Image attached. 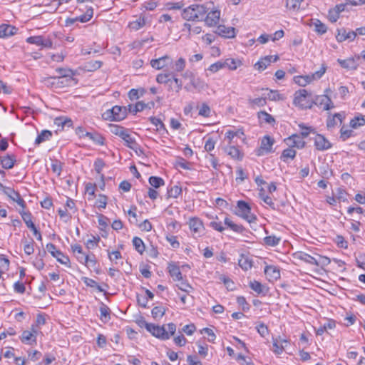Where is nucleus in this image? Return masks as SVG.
Listing matches in <instances>:
<instances>
[{
  "label": "nucleus",
  "instance_id": "nucleus-48",
  "mask_svg": "<svg viewBox=\"0 0 365 365\" xmlns=\"http://www.w3.org/2000/svg\"><path fill=\"white\" fill-rule=\"evenodd\" d=\"M179 283L177 284V287L179 289L186 292L190 293L193 290L192 287L187 282V280H184L183 278L182 280H178Z\"/></svg>",
  "mask_w": 365,
  "mask_h": 365
},
{
  "label": "nucleus",
  "instance_id": "nucleus-36",
  "mask_svg": "<svg viewBox=\"0 0 365 365\" xmlns=\"http://www.w3.org/2000/svg\"><path fill=\"white\" fill-rule=\"evenodd\" d=\"M225 150L227 155H230L233 158L238 160H241L242 158V155L240 150L234 145L227 146Z\"/></svg>",
  "mask_w": 365,
  "mask_h": 365
},
{
  "label": "nucleus",
  "instance_id": "nucleus-26",
  "mask_svg": "<svg viewBox=\"0 0 365 365\" xmlns=\"http://www.w3.org/2000/svg\"><path fill=\"white\" fill-rule=\"evenodd\" d=\"M266 93L263 95L266 98H268L271 101H283L285 98L284 96L279 93L278 91L274 90H269L268 88L265 89Z\"/></svg>",
  "mask_w": 365,
  "mask_h": 365
},
{
  "label": "nucleus",
  "instance_id": "nucleus-53",
  "mask_svg": "<svg viewBox=\"0 0 365 365\" xmlns=\"http://www.w3.org/2000/svg\"><path fill=\"white\" fill-rule=\"evenodd\" d=\"M101 240V238L99 236L96 235H92L91 239H88L86 242V246L89 250H93L96 247H97L98 243Z\"/></svg>",
  "mask_w": 365,
  "mask_h": 365
},
{
  "label": "nucleus",
  "instance_id": "nucleus-43",
  "mask_svg": "<svg viewBox=\"0 0 365 365\" xmlns=\"http://www.w3.org/2000/svg\"><path fill=\"white\" fill-rule=\"evenodd\" d=\"M81 279L86 286L95 287L99 292H104V289L101 287V286H100L95 280L86 277H82Z\"/></svg>",
  "mask_w": 365,
  "mask_h": 365
},
{
  "label": "nucleus",
  "instance_id": "nucleus-51",
  "mask_svg": "<svg viewBox=\"0 0 365 365\" xmlns=\"http://www.w3.org/2000/svg\"><path fill=\"white\" fill-rule=\"evenodd\" d=\"M239 266L244 270H248L252 267V262L247 258L242 255L238 261Z\"/></svg>",
  "mask_w": 365,
  "mask_h": 365
},
{
  "label": "nucleus",
  "instance_id": "nucleus-55",
  "mask_svg": "<svg viewBox=\"0 0 365 365\" xmlns=\"http://www.w3.org/2000/svg\"><path fill=\"white\" fill-rule=\"evenodd\" d=\"M244 133L240 129H237L236 130H227L225 133V137L229 140V143L231 142V140L235 137L237 136L239 138H241L242 135H243Z\"/></svg>",
  "mask_w": 365,
  "mask_h": 365
},
{
  "label": "nucleus",
  "instance_id": "nucleus-22",
  "mask_svg": "<svg viewBox=\"0 0 365 365\" xmlns=\"http://www.w3.org/2000/svg\"><path fill=\"white\" fill-rule=\"evenodd\" d=\"M250 287L258 294L265 296L268 292L267 287L258 281L253 280L250 282Z\"/></svg>",
  "mask_w": 365,
  "mask_h": 365
},
{
  "label": "nucleus",
  "instance_id": "nucleus-30",
  "mask_svg": "<svg viewBox=\"0 0 365 365\" xmlns=\"http://www.w3.org/2000/svg\"><path fill=\"white\" fill-rule=\"evenodd\" d=\"M52 137V133L51 131L48 130H42L36 137L35 140V143L36 145H39L40 143L48 140Z\"/></svg>",
  "mask_w": 365,
  "mask_h": 365
},
{
  "label": "nucleus",
  "instance_id": "nucleus-44",
  "mask_svg": "<svg viewBox=\"0 0 365 365\" xmlns=\"http://www.w3.org/2000/svg\"><path fill=\"white\" fill-rule=\"evenodd\" d=\"M182 192L181 187L174 185L168 188V197L177 198Z\"/></svg>",
  "mask_w": 365,
  "mask_h": 365
},
{
  "label": "nucleus",
  "instance_id": "nucleus-10",
  "mask_svg": "<svg viewBox=\"0 0 365 365\" xmlns=\"http://www.w3.org/2000/svg\"><path fill=\"white\" fill-rule=\"evenodd\" d=\"M315 148L319 151L327 150L331 148L332 144L321 134H317L314 138Z\"/></svg>",
  "mask_w": 365,
  "mask_h": 365
},
{
  "label": "nucleus",
  "instance_id": "nucleus-52",
  "mask_svg": "<svg viewBox=\"0 0 365 365\" xmlns=\"http://www.w3.org/2000/svg\"><path fill=\"white\" fill-rule=\"evenodd\" d=\"M280 237H277L275 235H269L264 238V243L268 246H276L280 242Z\"/></svg>",
  "mask_w": 365,
  "mask_h": 365
},
{
  "label": "nucleus",
  "instance_id": "nucleus-12",
  "mask_svg": "<svg viewBox=\"0 0 365 365\" xmlns=\"http://www.w3.org/2000/svg\"><path fill=\"white\" fill-rule=\"evenodd\" d=\"M302 136L298 134H293L287 138L284 141L287 145L291 148H297L298 149L303 148L305 145V141L303 140Z\"/></svg>",
  "mask_w": 365,
  "mask_h": 365
},
{
  "label": "nucleus",
  "instance_id": "nucleus-4",
  "mask_svg": "<svg viewBox=\"0 0 365 365\" xmlns=\"http://www.w3.org/2000/svg\"><path fill=\"white\" fill-rule=\"evenodd\" d=\"M330 92L331 89L328 88L324 91V94L315 96L313 98V105L317 106L323 111L329 110L334 108V103L328 96V93Z\"/></svg>",
  "mask_w": 365,
  "mask_h": 365
},
{
  "label": "nucleus",
  "instance_id": "nucleus-47",
  "mask_svg": "<svg viewBox=\"0 0 365 365\" xmlns=\"http://www.w3.org/2000/svg\"><path fill=\"white\" fill-rule=\"evenodd\" d=\"M148 181L150 185L155 188H158L165 185L164 180L160 177L151 176L149 178Z\"/></svg>",
  "mask_w": 365,
  "mask_h": 365
},
{
  "label": "nucleus",
  "instance_id": "nucleus-42",
  "mask_svg": "<svg viewBox=\"0 0 365 365\" xmlns=\"http://www.w3.org/2000/svg\"><path fill=\"white\" fill-rule=\"evenodd\" d=\"M225 64V68H228L230 70H236L238 66L241 65V61L240 60H235L234 58H227L223 61Z\"/></svg>",
  "mask_w": 365,
  "mask_h": 365
},
{
  "label": "nucleus",
  "instance_id": "nucleus-7",
  "mask_svg": "<svg viewBox=\"0 0 365 365\" xmlns=\"http://www.w3.org/2000/svg\"><path fill=\"white\" fill-rule=\"evenodd\" d=\"M146 329L150 332L154 336L162 340L169 339L170 334L165 330L164 326L155 324H146Z\"/></svg>",
  "mask_w": 365,
  "mask_h": 365
},
{
  "label": "nucleus",
  "instance_id": "nucleus-62",
  "mask_svg": "<svg viewBox=\"0 0 365 365\" xmlns=\"http://www.w3.org/2000/svg\"><path fill=\"white\" fill-rule=\"evenodd\" d=\"M296 156V151L292 148H287L283 150L281 158L294 159Z\"/></svg>",
  "mask_w": 365,
  "mask_h": 365
},
{
  "label": "nucleus",
  "instance_id": "nucleus-34",
  "mask_svg": "<svg viewBox=\"0 0 365 365\" xmlns=\"http://www.w3.org/2000/svg\"><path fill=\"white\" fill-rule=\"evenodd\" d=\"M195 14V8H193V4L189 6L188 7L184 9L182 12V17L186 21H194V14Z\"/></svg>",
  "mask_w": 365,
  "mask_h": 365
},
{
  "label": "nucleus",
  "instance_id": "nucleus-20",
  "mask_svg": "<svg viewBox=\"0 0 365 365\" xmlns=\"http://www.w3.org/2000/svg\"><path fill=\"white\" fill-rule=\"evenodd\" d=\"M0 163L4 169H11L16 163V158L14 155L0 156Z\"/></svg>",
  "mask_w": 365,
  "mask_h": 365
},
{
  "label": "nucleus",
  "instance_id": "nucleus-8",
  "mask_svg": "<svg viewBox=\"0 0 365 365\" xmlns=\"http://www.w3.org/2000/svg\"><path fill=\"white\" fill-rule=\"evenodd\" d=\"M274 143V139L269 135L264 136L262 139L260 147L256 150V155L262 156L271 153Z\"/></svg>",
  "mask_w": 365,
  "mask_h": 365
},
{
  "label": "nucleus",
  "instance_id": "nucleus-45",
  "mask_svg": "<svg viewBox=\"0 0 365 365\" xmlns=\"http://www.w3.org/2000/svg\"><path fill=\"white\" fill-rule=\"evenodd\" d=\"M110 310L108 306L102 303L100 307L101 319L104 322H107L110 319Z\"/></svg>",
  "mask_w": 365,
  "mask_h": 365
},
{
  "label": "nucleus",
  "instance_id": "nucleus-63",
  "mask_svg": "<svg viewBox=\"0 0 365 365\" xmlns=\"http://www.w3.org/2000/svg\"><path fill=\"white\" fill-rule=\"evenodd\" d=\"M210 226L216 231L222 232L225 230V227L222 225V222H217L215 220L210 222Z\"/></svg>",
  "mask_w": 365,
  "mask_h": 365
},
{
  "label": "nucleus",
  "instance_id": "nucleus-57",
  "mask_svg": "<svg viewBox=\"0 0 365 365\" xmlns=\"http://www.w3.org/2000/svg\"><path fill=\"white\" fill-rule=\"evenodd\" d=\"M315 27V31L319 34H324L327 32V26L322 23L319 20H316L314 23Z\"/></svg>",
  "mask_w": 365,
  "mask_h": 365
},
{
  "label": "nucleus",
  "instance_id": "nucleus-33",
  "mask_svg": "<svg viewBox=\"0 0 365 365\" xmlns=\"http://www.w3.org/2000/svg\"><path fill=\"white\" fill-rule=\"evenodd\" d=\"M299 259L303 260L304 262L309 263L310 264L319 266L320 265L321 262L319 261L315 257L311 256L309 254L301 252L299 255Z\"/></svg>",
  "mask_w": 365,
  "mask_h": 365
},
{
  "label": "nucleus",
  "instance_id": "nucleus-49",
  "mask_svg": "<svg viewBox=\"0 0 365 365\" xmlns=\"http://www.w3.org/2000/svg\"><path fill=\"white\" fill-rule=\"evenodd\" d=\"M304 0H287L286 6L287 9L293 11H297L300 9L301 4Z\"/></svg>",
  "mask_w": 365,
  "mask_h": 365
},
{
  "label": "nucleus",
  "instance_id": "nucleus-39",
  "mask_svg": "<svg viewBox=\"0 0 365 365\" xmlns=\"http://www.w3.org/2000/svg\"><path fill=\"white\" fill-rule=\"evenodd\" d=\"M133 245L135 250L140 254H143L145 251V245L141 238L138 237H134L133 239Z\"/></svg>",
  "mask_w": 365,
  "mask_h": 365
},
{
  "label": "nucleus",
  "instance_id": "nucleus-58",
  "mask_svg": "<svg viewBox=\"0 0 365 365\" xmlns=\"http://www.w3.org/2000/svg\"><path fill=\"white\" fill-rule=\"evenodd\" d=\"M225 68V64L223 61H217L210 66L208 68V71H210L212 73H216L220 69H222Z\"/></svg>",
  "mask_w": 365,
  "mask_h": 365
},
{
  "label": "nucleus",
  "instance_id": "nucleus-40",
  "mask_svg": "<svg viewBox=\"0 0 365 365\" xmlns=\"http://www.w3.org/2000/svg\"><path fill=\"white\" fill-rule=\"evenodd\" d=\"M185 58L180 57L175 63H172L171 68L176 72H181L185 69Z\"/></svg>",
  "mask_w": 365,
  "mask_h": 365
},
{
  "label": "nucleus",
  "instance_id": "nucleus-23",
  "mask_svg": "<svg viewBox=\"0 0 365 365\" xmlns=\"http://www.w3.org/2000/svg\"><path fill=\"white\" fill-rule=\"evenodd\" d=\"M16 32L14 26L7 24L0 25V38H6L13 36Z\"/></svg>",
  "mask_w": 365,
  "mask_h": 365
},
{
  "label": "nucleus",
  "instance_id": "nucleus-25",
  "mask_svg": "<svg viewBox=\"0 0 365 365\" xmlns=\"http://www.w3.org/2000/svg\"><path fill=\"white\" fill-rule=\"evenodd\" d=\"M337 61L342 68L346 69L356 70L358 66L354 58H349L344 60L338 59Z\"/></svg>",
  "mask_w": 365,
  "mask_h": 365
},
{
  "label": "nucleus",
  "instance_id": "nucleus-64",
  "mask_svg": "<svg viewBox=\"0 0 365 365\" xmlns=\"http://www.w3.org/2000/svg\"><path fill=\"white\" fill-rule=\"evenodd\" d=\"M215 146V141L212 138H208L205 141V144L204 146L205 150L207 152H210L214 150Z\"/></svg>",
  "mask_w": 365,
  "mask_h": 365
},
{
  "label": "nucleus",
  "instance_id": "nucleus-19",
  "mask_svg": "<svg viewBox=\"0 0 365 365\" xmlns=\"http://www.w3.org/2000/svg\"><path fill=\"white\" fill-rule=\"evenodd\" d=\"M224 224L227 228L237 233H242L245 230L242 225L235 223L228 216L225 217Z\"/></svg>",
  "mask_w": 365,
  "mask_h": 365
},
{
  "label": "nucleus",
  "instance_id": "nucleus-16",
  "mask_svg": "<svg viewBox=\"0 0 365 365\" xmlns=\"http://www.w3.org/2000/svg\"><path fill=\"white\" fill-rule=\"evenodd\" d=\"M215 33L225 38H233L235 36V29L227 27L225 25H218Z\"/></svg>",
  "mask_w": 365,
  "mask_h": 365
},
{
  "label": "nucleus",
  "instance_id": "nucleus-15",
  "mask_svg": "<svg viewBox=\"0 0 365 365\" xmlns=\"http://www.w3.org/2000/svg\"><path fill=\"white\" fill-rule=\"evenodd\" d=\"M356 36V33L354 31H347L345 29H337L336 38L338 42H342L346 40L353 41Z\"/></svg>",
  "mask_w": 365,
  "mask_h": 365
},
{
  "label": "nucleus",
  "instance_id": "nucleus-6",
  "mask_svg": "<svg viewBox=\"0 0 365 365\" xmlns=\"http://www.w3.org/2000/svg\"><path fill=\"white\" fill-rule=\"evenodd\" d=\"M0 188L3 191V192L7 195L11 200L16 202L19 205H20L23 209L26 207L25 201L21 198L20 194L15 191L13 188L10 187H6L3 185V184L0 183Z\"/></svg>",
  "mask_w": 365,
  "mask_h": 365
},
{
  "label": "nucleus",
  "instance_id": "nucleus-1",
  "mask_svg": "<svg viewBox=\"0 0 365 365\" xmlns=\"http://www.w3.org/2000/svg\"><path fill=\"white\" fill-rule=\"evenodd\" d=\"M154 102L150 101L145 103L143 101H138L135 104H128L125 106H115L111 109H108L106 113L107 114H123L127 113H136L142 111H149L152 108L154 107Z\"/></svg>",
  "mask_w": 365,
  "mask_h": 365
},
{
  "label": "nucleus",
  "instance_id": "nucleus-24",
  "mask_svg": "<svg viewBox=\"0 0 365 365\" xmlns=\"http://www.w3.org/2000/svg\"><path fill=\"white\" fill-rule=\"evenodd\" d=\"M54 124L58 127H61V130L65 128H71L73 125V121L71 118H63V116L56 117L54 119Z\"/></svg>",
  "mask_w": 365,
  "mask_h": 365
},
{
  "label": "nucleus",
  "instance_id": "nucleus-32",
  "mask_svg": "<svg viewBox=\"0 0 365 365\" xmlns=\"http://www.w3.org/2000/svg\"><path fill=\"white\" fill-rule=\"evenodd\" d=\"M85 136L88 137L90 140H91L93 143H95L97 145H102L104 144V138L102 135L97 133H90V132H86Z\"/></svg>",
  "mask_w": 365,
  "mask_h": 365
},
{
  "label": "nucleus",
  "instance_id": "nucleus-28",
  "mask_svg": "<svg viewBox=\"0 0 365 365\" xmlns=\"http://www.w3.org/2000/svg\"><path fill=\"white\" fill-rule=\"evenodd\" d=\"M145 25V19L143 16L137 17L135 20L130 21L128 24L131 30L138 31Z\"/></svg>",
  "mask_w": 365,
  "mask_h": 365
},
{
  "label": "nucleus",
  "instance_id": "nucleus-59",
  "mask_svg": "<svg viewBox=\"0 0 365 365\" xmlns=\"http://www.w3.org/2000/svg\"><path fill=\"white\" fill-rule=\"evenodd\" d=\"M86 192L88 195V200H91L93 199V197L95 196V191H96V185L91 182H88L86 185Z\"/></svg>",
  "mask_w": 365,
  "mask_h": 365
},
{
  "label": "nucleus",
  "instance_id": "nucleus-50",
  "mask_svg": "<svg viewBox=\"0 0 365 365\" xmlns=\"http://www.w3.org/2000/svg\"><path fill=\"white\" fill-rule=\"evenodd\" d=\"M259 197L262 200L264 201L267 205H269L272 210H277L275 205L274 202L272 201V198L269 197L268 195H266L264 193L263 189L260 190V192L259 193Z\"/></svg>",
  "mask_w": 365,
  "mask_h": 365
},
{
  "label": "nucleus",
  "instance_id": "nucleus-21",
  "mask_svg": "<svg viewBox=\"0 0 365 365\" xmlns=\"http://www.w3.org/2000/svg\"><path fill=\"white\" fill-rule=\"evenodd\" d=\"M193 8H195L194 20L197 21L203 20L207 12V8L200 4H193Z\"/></svg>",
  "mask_w": 365,
  "mask_h": 365
},
{
  "label": "nucleus",
  "instance_id": "nucleus-9",
  "mask_svg": "<svg viewBox=\"0 0 365 365\" xmlns=\"http://www.w3.org/2000/svg\"><path fill=\"white\" fill-rule=\"evenodd\" d=\"M220 19V11L218 9H212L210 11H207L204 17L203 20L206 26L209 27L216 26Z\"/></svg>",
  "mask_w": 365,
  "mask_h": 365
},
{
  "label": "nucleus",
  "instance_id": "nucleus-2",
  "mask_svg": "<svg viewBox=\"0 0 365 365\" xmlns=\"http://www.w3.org/2000/svg\"><path fill=\"white\" fill-rule=\"evenodd\" d=\"M293 104L302 109L311 108L313 106L312 93L306 89L297 91L294 94Z\"/></svg>",
  "mask_w": 365,
  "mask_h": 365
},
{
  "label": "nucleus",
  "instance_id": "nucleus-5",
  "mask_svg": "<svg viewBox=\"0 0 365 365\" xmlns=\"http://www.w3.org/2000/svg\"><path fill=\"white\" fill-rule=\"evenodd\" d=\"M326 71V67L322 66L320 70L311 75L298 76L294 78V82L300 86L304 87L313 81L318 80L322 77Z\"/></svg>",
  "mask_w": 365,
  "mask_h": 365
},
{
  "label": "nucleus",
  "instance_id": "nucleus-18",
  "mask_svg": "<svg viewBox=\"0 0 365 365\" xmlns=\"http://www.w3.org/2000/svg\"><path fill=\"white\" fill-rule=\"evenodd\" d=\"M264 274L269 277V280H277L280 278L279 269L273 265H267L264 268Z\"/></svg>",
  "mask_w": 365,
  "mask_h": 365
},
{
  "label": "nucleus",
  "instance_id": "nucleus-14",
  "mask_svg": "<svg viewBox=\"0 0 365 365\" xmlns=\"http://www.w3.org/2000/svg\"><path fill=\"white\" fill-rule=\"evenodd\" d=\"M171 63L172 59L168 55L150 61L151 66L156 70L162 69Z\"/></svg>",
  "mask_w": 365,
  "mask_h": 365
},
{
  "label": "nucleus",
  "instance_id": "nucleus-17",
  "mask_svg": "<svg viewBox=\"0 0 365 365\" xmlns=\"http://www.w3.org/2000/svg\"><path fill=\"white\" fill-rule=\"evenodd\" d=\"M168 272L174 281L182 280V275L180 267L174 262L168 264Z\"/></svg>",
  "mask_w": 365,
  "mask_h": 365
},
{
  "label": "nucleus",
  "instance_id": "nucleus-35",
  "mask_svg": "<svg viewBox=\"0 0 365 365\" xmlns=\"http://www.w3.org/2000/svg\"><path fill=\"white\" fill-rule=\"evenodd\" d=\"M53 257L56 259V260L62 264H65L68 267H70V259L69 257L65 255L61 251L58 250L56 251L55 254L53 255Z\"/></svg>",
  "mask_w": 365,
  "mask_h": 365
},
{
  "label": "nucleus",
  "instance_id": "nucleus-31",
  "mask_svg": "<svg viewBox=\"0 0 365 365\" xmlns=\"http://www.w3.org/2000/svg\"><path fill=\"white\" fill-rule=\"evenodd\" d=\"M108 127L110 133L116 135H118L120 138L127 131V129H125V128L115 124H108Z\"/></svg>",
  "mask_w": 365,
  "mask_h": 365
},
{
  "label": "nucleus",
  "instance_id": "nucleus-46",
  "mask_svg": "<svg viewBox=\"0 0 365 365\" xmlns=\"http://www.w3.org/2000/svg\"><path fill=\"white\" fill-rule=\"evenodd\" d=\"M166 309L162 306L154 307L151 311L152 317L154 319L162 318L165 314Z\"/></svg>",
  "mask_w": 365,
  "mask_h": 365
},
{
  "label": "nucleus",
  "instance_id": "nucleus-3",
  "mask_svg": "<svg viewBox=\"0 0 365 365\" xmlns=\"http://www.w3.org/2000/svg\"><path fill=\"white\" fill-rule=\"evenodd\" d=\"M235 213L249 223L254 222L257 220L256 216L251 212L249 204L243 200L237 201V210Z\"/></svg>",
  "mask_w": 365,
  "mask_h": 365
},
{
  "label": "nucleus",
  "instance_id": "nucleus-61",
  "mask_svg": "<svg viewBox=\"0 0 365 365\" xmlns=\"http://www.w3.org/2000/svg\"><path fill=\"white\" fill-rule=\"evenodd\" d=\"M88 259H86L84 265L87 266L88 267H95L97 264V260L95 257V255L93 253L87 254Z\"/></svg>",
  "mask_w": 365,
  "mask_h": 365
},
{
  "label": "nucleus",
  "instance_id": "nucleus-11",
  "mask_svg": "<svg viewBox=\"0 0 365 365\" xmlns=\"http://www.w3.org/2000/svg\"><path fill=\"white\" fill-rule=\"evenodd\" d=\"M31 331L25 330L22 332L21 340L23 343L26 344H36L38 331L34 325L31 327Z\"/></svg>",
  "mask_w": 365,
  "mask_h": 365
},
{
  "label": "nucleus",
  "instance_id": "nucleus-54",
  "mask_svg": "<svg viewBox=\"0 0 365 365\" xmlns=\"http://www.w3.org/2000/svg\"><path fill=\"white\" fill-rule=\"evenodd\" d=\"M353 131L346 126L343 125L340 130V138L345 141L352 135Z\"/></svg>",
  "mask_w": 365,
  "mask_h": 365
},
{
  "label": "nucleus",
  "instance_id": "nucleus-41",
  "mask_svg": "<svg viewBox=\"0 0 365 365\" xmlns=\"http://www.w3.org/2000/svg\"><path fill=\"white\" fill-rule=\"evenodd\" d=\"M121 138L125 141V145L132 149L137 144L135 139L128 133V130L124 133Z\"/></svg>",
  "mask_w": 365,
  "mask_h": 365
},
{
  "label": "nucleus",
  "instance_id": "nucleus-60",
  "mask_svg": "<svg viewBox=\"0 0 365 365\" xmlns=\"http://www.w3.org/2000/svg\"><path fill=\"white\" fill-rule=\"evenodd\" d=\"M346 195H347V193L344 189H342L341 187H338L336 189V191L335 193V197H336V200H338L339 201H342V202H346V201H347Z\"/></svg>",
  "mask_w": 365,
  "mask_h": 365
},
{
  "label": "nucleus",
  "instance_id": "nucleus-38",
  "mask_svg": "<svg viewBox=\"0 0 365 365\" xmlns=\"http://www.w3.org/2000/svg\"><path fill=\"white\" fill-rule=\"evenodd\" d=\"M364 125H365V119L363 118V115H356L349 123V126L354 129H356Z\"/></svg>",
  "mask_w": 365,
  "mask_h": 365
},
{
  "label": "nucleus",
  "instance_id": "nucleus-37",
  "mask_svg": "<svg viewBox=\"0 0 365 365\" xmlns=\"http://www.w3.org/2000/svg\"><path fill=\"white\" fill-rule=\"evenodd\" d=\"M21 217L26 225L27 227L29 229H34L35 225L32 221V215L29 212H20Z\"/></svg>",
  "mask_w": 365,
  "mask_h": 365
},
{
  "label": "nucleus",
  "instance_id": "nucleus-27",
  "mask_svg": "<svg viewBox=\"0 0 365 365\" xmlns=\"http://www.w3.org/2000/svg\"><path fill=\"white\" fill-rule=\"evenodd\" d=\"M344 117L345 115H329L327 120V126L328 129L334 128L339 123L341 125Z\"/></svg>",
  "mask_w": 365,
  "mask_h": 365
},
{
  "label": "nucleus",
  "instance_id": "nucleus-56",
  "mask_svg": "<svg viewBox=\"0 0 365 365\" xmlns=\"http://www.w3.org/2000/svg\"><path fill=\"white\" fill-rule=\"evenodd\" d=\"M108 197L105 195L100 194L98 198L96 200L95 205L99 209L106 208L107 205Z\"/></svg>",
  "mask_w": 365,
  "mask_h": 365
},
{
  "label": "nucleus",
  "instance_id": "nucleus-29",
  "mask_svg": "<svg viewBox=\"0 0 365 365\" xmlns=\"http://www.w3.org/2000/svg\"><path fill=\"white\" fill-rule=\"evenodd\" d=\"M189 227L192 231L197 233L200 232L203 228V224L198 218L193 217L189 221Z\"/></svg>",
  "mask_w": 365,
  "mask_h": 365
},
{
  "label": "nucleus",
  "instance_id": "nucleus-13",
  "mask_svg": "<svg viewBox=\"0 0 365 365\" xmlns=\"http://www.w3.org/2000/svg\"><path fill=\"white\" fill-rule=\"evenodd\" d=\"M279 59L278 56H266L260 58L255 65V69L262 71H264L272 62H276Z\"/></svg>",
  "mask_w": 365,
  "mask_h": 365
}]
</instances>
